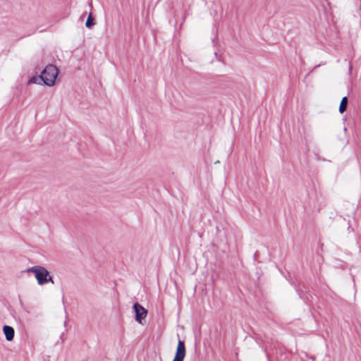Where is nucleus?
I'll return each instance as SVG.
<instances>
[{
    "mask_svg": "<svg viewBox=\"0 0 361 361\" xmlns=\"http://www.w3.org/2000/svg\"><path fill=\"white\" fill-rule=\"evenodd\" d=\"M28 273L35 275V278L39 286H44L48 283L54 284V279L50 272L44 267L36 265L27 269Z\"/></svg>",
    "mask_w": 361,
    "mask_h": 361,
    "instance_id": "f257e3e1",
    "label": "nucleus"
},
{
    "mask_svg": "<svg viewBox=\"0 0 361 361\" xmlns=\"http://www.w3.org/2000/svg\"><path fill=\"white\" fill-rule=\"evenodd\" d=\"M58 75L59 70L56 66L49 64L42 71L39 78L43 81L45 85L53 87L56 84Z\"/></svg>",
    "mask_w": 361,
    "mask_h": 361,
    "instance_id": "f03ea898",
    "label": "nucleus"
},
{
    "mask_svg": "<svg viewBox=\"0 0 361 361\" xmlns=\"http://www.w3.org/2000/svg\"><path fill=\"white\" fill-rule=\"evenodd\" d=\"M186 354L185 345L183 341L179 340L176 350V355L172 361H183Z\"/></svg>",
    "mask_w": 361,
    "mask_h": 361,
    "instance_id": "7ed1b4c3",
    "label": "nucleus"
},
{
    "mask_svg": "<svg viewBox=\"0 0 361 361\" xmlns=\"http://www.w3.org/2000/svg\"><path fill=\"white\" fill-rule=\"evenodd\" d=\"M133 309L135 313V320L138 323L142 324V320L145 319L147 314V310L138 303L134 304Z\"/></svg>",
    "mask_w": 361,
    "mask_h": 361,
    "instance_id": "20e7f679",
    "label": "nucleus"
},
{
    "mask_svg": "<svg viewBox=\"0 0 361 361\" xmlns=\"http://www.w3.org/2000/svg\"><path fill=\"white\" fill-rule=\"evenodd\" d=\"M3 331L7 341H11L13 339L15 331L13 327L5 325L3 327Z\"/></svg>",
    "mask_w": 361,
    "mask_h": 361,
    "instance_id": "39448f33",
    "label": "nucleus"
},
{
    "mask_svg": "<svg viewBox=\"0 0 361 361\" xmlns=\"http://www.w3.org/2000/svg\"><path fill=\"white\" fill-rule=\"evenodd\" d=\"M347 104H348V98L346 97H343V99L341 101L340 106H339V112L343 113L347 108Z\"/></svg>",
    "mask_w": 361,
    "mask_h": 361,
    "instance_id": "423d86ee",
    "label": "nucleus"
},
{
    "mask_svg": "<svg viewBox=\"0 0 361 361\" xmlns=\"http://www.w3.org/2000/svg\"><path fill=\"white\" fill-rule=\"evenodd\" d=\"M94 25L93 19L92 18L91 14L88 16L85 25L87 27L90 28Z\"/></svg>",
    "mask_w": 361,
    "mask_h": 361,
    "instance_id": "0eeeda50",
    "label": "nucleus"
},
{
    "mask_svg": "<svg viewBox=\"0 0 361 361\" xmlns=\"http://www.w3.org/2000/svg\"><path fill=\"white\" fill-rule=\"evenodd\" d=\"M38 80H39V78L37 77H32L29 81H28V84H37L38 83Z\"/></svg>",
    "mask_w": 361,
    "mask_h": 361,
    "instance_id": "6e6552de",
    "label": "nucleus"
},
{
    "mask_svg": "<svg viewBox=\"0 0 361 361\" xmlns=\"http://www.w3.org/2000/svg\"><path fill=\"white\" fill-rule=\"evenodd\" d=\"M352 68H353V66H350V71H351Z\"/></svg>",
    "mask_w": 361,
    "mask_h": 361,
    "instance_id": "1a4fd4ad",
    "label": "nucleus"
}]
</instances>
